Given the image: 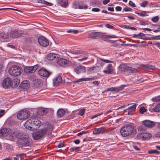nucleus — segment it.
Returning a JSON list of instances; mask_svg holds the SVG:
<instances>
[{
    "mask_svg": "<svg viewBox=\"0 0 160 160\" xmlns=\"http://www.w3.org/2000/svg\"><path fill=\"white\" fill-rule=\"evenodd\" d=\"M88 54H86L85 56L81 59H78V60L79 61H82L87 59L88 58Z\"/></svg>",
    "mask_w": 160,
    "mask_h": 160,
    "instance_id": "5fc2aeb1",
    "label": "nucleus"
},
{
    "mask_svg": "<svg viewBox=\"0 0 160 160\" xmlns=\"http://www.w3.org/2000/svg\"><path fill=\"white\" fill-rule=\"evenodd\" d=\"M152 110L155 112H160V103L158 104L155 107L153 108Z\"/></svg>",
    "mask_w": 160,
    "mask_h": 160,
    "instance_id": "f704fd0d",
    "label": "nucleus"
},
{
    "mask_svg": "<svg viewBox=\"0 0 160 160\" xmlns=\"http://www.w3.org/2000/svg\"><path fill=\"white\" fill-rule=\"evenodd\" d=\"M97 61L98 62V63L100 64V65L101 66H103L104 65V63L102 62V61H101L100 60V59L98 58V59H97Z\"/></svg>",
    "mask_w": 160,
    "mask_h": 160,
    "instance_id": "603ef678",
    "label": "nucleus"
},
{
    "mask_svg": "<svg viewBox=\"0 0 160 160\" xmlns=\"http://www.w3.org/2000/svg\"><path fill=\"white\" fill-rule=\"evenodd\" d=\"M80 148L79 147H73L70 148L69 149V150L71 152H72L74 151H76L79 149Z\"/></svg>",
    "mask_w": 160,
    "mask_h": 160,
    "instance_id": "ea45409f",
    "label": "nucleus"
},
{
    "mask_svg": "<svg viewBox=\"0 0 160 160\" xmlns=\"http://www.w3.org/2000/svg\"><path fill=\"white\" fill-rule=\"evenodd\" d=\"M26 155L24 153H21L20 154H16V157H17V158L18 159V160H19V158L20 160H21V158L22 156H25Z\"/></svg>",
    "mask_w": 160,
    "mask_h": 160,
    "instance_id": "79ce46f5",
    "label": "nucleus"
},
{
    "mask_svg": "<svg viewBox=\"0 0 160 160\" xmlns=\"http://www.w3.org/2000/svg\"><path fill=\"white\" fill-rule=\"evenodd\" d=\"M110 2V0H103V3L104 5H106Z\"/></svg>",
    "mask_w": 160,
    "mask_h": 160,
    "instance_id": "69168bd1",
    "label": "nucleus"
},
{
    "mask_svg": "<svg viewBox=\"0 0 160 160\" xmlns=\"http://www.w3.org/2000/svg\"><path fill=\"white\" fill-rule=\"evenodd\" d=\"M31 119L32 126L33 127V130L39 128L41 125V121L37 118H32Z\"/></svg>",
    "mask_w": 160,
    "mask_h": 160,
    "instance_id": "2eb2a0df",
    "label": "nucleus"
},
{
    "mask_svg": "<svg viewBox=\"0 0 160 160\" xmlns=\"http://www.w3.org/2000/svg\"><path fill=\"white\" fill-rule=\"evenodd\" d=\"M105 26L108 28L112 29H114V27L110 24H105Z\"/></svg>",
    "mask_w": 160,
    "mask_h": 160,
    "instance_id": "8fccbe9b",
    "label": "nucleus"
},
{
    "mask_svg": "<svg viewBox=\"0 0 160 160\" xmlns=\"http://www.w3.org/2000/svg\"><path fill=\"white\" fill-rule=\"evenodd\" d=\"M152 135L149 132L142 133L138 134L137 138L138 139L142 140L149 139Z\"/></svg>",
    "mask_w": 160,
    "mask_h": 160,
    "instance_id": "9d476101",
    "label": "nucleus"
},
{
    "mask_svg": "<svg viewBox=\"0 0 160 160\" xmlns=\"http://www.w3.org/2000/svg\"><path fill=\"white\" fill-rule=\"evenodd\" d=\"M129 5L132 7H136L135 4L132 1H130L129 2Z\"/></svg>",
    "mask_w": 160,
    "mask_h": 160,
    "instance_id": "bf43d9fd",
    "label": "nucleus"
},
{
    "mask_svg": "<svg viewBox=\"0 0 160 160\" xmlns=\"http://www.w3.org/2000/svg\"><path fill=\"white\" fill-rule=\"evenodd\" d=\"M143 125L148 128H152L155 126V124L154 122L149 120H145L142 122Z\"/></svg>",
    "mask_w": 160,
    "mask_h": 160,
    "instance_id": "a211bd4d",
    "label": "nucleus"
},
{
    "mask_svg": "<svg viewBox=\"0 0 160 160\" xmlns=\"http://www.w3.org/2000/svg\"><path fill=\"white\" fill-rule=\"evenodd\" d=\"M147 109L144 107H142L139 109V112L142 114L144 113L145 112H147Z\"/></svg>",
    "mask_w": 160,
    "mask_h": 160,
    "instance_id": "58836bf2",
    "label": "nucleus"
},
{
    "mask_svg": "<svg viewBox=\"0 0 160 160\" xmlns=\"http://www.w3.org/2000/svg\"><path fill=\"white\" fill-rule=\"evenodd\" d=\"M80 141L78 139H76L74 141V142L76 144H78L80 143Z\"/></svg>",
    "mask_w": 160,
    "mask_h": 160,
    "instance_id": "338daca9",
    "label": "nucleus"
},
{
    "mask_svg": "<svg viewBox=\"0 0 160 160\" xmlns=\"http://www.w3.org/2000/svg\"><path fill=\"white\" fill-rule=\"evenodd\" d=\"M48 111V109L47 108H40L38 109L37 113L38 115H42L46 114Z\"/></svg>",
    "mask_w": 160,
    "mask_h": 160,
    "instance_id": "412c9836",
    "label": "nucleus"
},
{
    "mask_svg": "<svg viewBox=\"0 0 160 160\" xmlns=\"http://www.w3.org/2000/svg\"><path fill=\"white\" fill-rule=\"evenodd\" d=\"M152 100L155 102L160 101V98L159 97H155L152 98Z\"/></svg>",
    "mask_w": 160,
    "mask_h": 160,
    "instance_id": "09e8293b",
    "label": "nucleus"
},
{
    "mask_svg": "<svg viewBox=\"0 0 160 160\" xmlns=\"http://www.w3.org/2000/svg\"><path fill=\"white\" fill-rule=\"evenodd\" d=\"M5 110H0V118L2 117L5 114Z\"/></svg>",
    "mask_w": 160,
    "mask_h": 160,
    "instance_id": "4d7b16f0",
    "label": "nucleus"
},
{
    "mask_svg": "<svg viewBox=\"0 0 160 160\" xmlns=\"http://www.w3.org/2000/svg\"><path fill=\"white\" fill-rule=\"evenodd\" d=\"M102 37L106 39L117 38V36L114 35H103L102 33L100 32H92L89 33L88 34V38H89L95 39L97 37L101 38Z\"/></svg>",
    "mask_w": 160,
    "mask_h": 160,
    "instance_id": "423d86ee",
    "label": "nucleus"
},
{
    "mask_svg": "<svg viewBox=\"0 0 160 160\" xmlns=\"http://www.w3.org/2000/svg\"><path fill=\"white\" fill-rule=\"evenodd\" d=\"M20 82V80L18 79H14L12 80L10 78H7L3 81L2 85L4 88H7L11 87L12 88L16 87L18 84Z\"/></svg>",
    "mask_w": 160,
    "mask_h": 160,
    "instance_id": "7ed1b4c3",
    "label": "nucleus"
},
{
    "mask_svg": "<svg viewBox=\"0 0 160 160\" xmlns=\"http://www.w3.org/2000/svg\"><path fill=\"white\" fill-rule=\"evenodd\" d=\"M134 130V128L132 125H125L121 128L120 132L123 137H126L130 135Z\"/></svg>",
    "mask_w": 160,
    "mask_h": 160,
    "instance_id": "39448f33",
    "label": "nucleus"
},
{
    "mask_svg": "<svg viewBox=\"0 0 160 160\" xmlns=\"http://www.w3.org/2000/svg\"><path fill=\"white\" fill-rule=\"evenodd\" d=\"M124 10L125 12L132 11V9L128 7H126L124 8Z\"/></svg>",
    "mask_w": 160,
    "mask_h": 160,
    "instance_id": "864d4df0",
    "label": "nucleus"
},
{
    "mask_svg": "<svg viewBox=\"0 0 160 160\" xmlns=\"http://www.w3.org/2000/svg\"><path fill=\"white\" fill-rule=\"evenodd\" d=\"M115 9L117 11H120L122 10V8L120 6H117L116 7Z\"/></svg>",
    "mask_w": 160,
    "mask_h": 160,
    "instance_id": "680f3d73",
    "label": "nucleus"
},
{
    "mask_svg": "<svg viewBox=\"0 0 160 160\" xmlns=\"http://www.w3.org/2000/svg\"><path fill=\"white\" fill-rule=\"evenodd\" d=\"M94 79V78H82L79 79L78 80L75 81L73 82L74 83H76L82 81H92Z\"/></svg>",
    "mask_w": 160,
    "mask_h": 160,
    "instance_id": "393cba45",
    "label": "nucleus"
},
{
    "mask_svg": "<svg viewBox=\"0 0 160 160\" xmlns=\"http://www.w3.org/2000/svg\"><path fill=\"white\" fill-rule=\"evenodd\" d=\"M38 73L39 75L44 77H48L50 75V72L43 68L39 69Z\"/></svg>",
    "mask_w": 160,
    "mask_h": 160,
    "instance_id": "4468645a",
    "label": "nucleus"
},
{
    "mask_svg": "<svg viewBox=\"0 0 160 160\" xmlns=\"http://www.w3.org/2000/svg\"><path fill=\"white\" fill-rule=\"evenodd\" d=\"M128 70V71L131 73H135L138 72V70L137 69L131 67H129Z\"/></svg>",
    "mask_w": 160,
    "mask_h": 160,
    "instance_id": "72a5a7b5",
    "label": "nucleus"
},
{
    "mask_svg": "<svg viewBox=\"0 0 160 160\" xmlns=\"http://www.w3.org/2000/svg\"><path fill=\"white\" fill-rule=\"evenodd\" d=\"M59 55L57 54L49 53L47 55V59L49 60H52L59 58Z\"/></svg>",
    "mask_w": 160,
    "mask_h": 160,
    "instance_id": "aec40b11",
    "label": "nucleus"
},
{
    "mask_svg": "<svg viewBox=\"0 0 160 160\" xmlns=\"http://www.w3.org/2000/svg\"><path fill=\"white\" fill-rule=\"evenodd\" d=\"M154 40H160V35L154 36Z\"/></svg>",
    "mask_w": 160,
    "mask_h": 160,
    "instance_id": "774afa93",
    "label": "nucleus"
},
{
    "mask_svg": "<svg viewBox=\"0 0 160 160\" xmlns=\"http://www.w3.org/2000/svg\"><path fill=\"white\" fill-rule=\"evenodd\" d=\"M113 71L112 66V64H109L103 72L107 74H111Z\"/></svg>",
    "mask_w": 160,
    "mask_h": 160,
    "instance_id": "4be33fe9",
    "label": "nucleus"
},
{
    "mask_svg": "<svg viewBox=\"0 0 160 160\" xmlns=\"http://www.w3.org/2000/svg\"><path fill=\"white\" fill-rule=\"evenodd\" d=\"M62 82V78L61 76L58 75L56 78L53 80V82L54 85L57 86Z\"/></svg>",
    "mask_w": 160,
    "mask_h": 160,
    "instance_id": "5701e85b",
    "label": "nucleus"
},
{
    "mask_svg": "<svg viewBox=\"0 0 160 160\" xmlns=\"http://www.w3.org/2000/svg\"><path fill=\"white\" fill-rule=\"evenodd\" d=\"M104 129L103 127L96 128L93 131V134L94 135L98 134L101 133L102 131Z\"/></svg>",
    "mask_w": 160,
    "mask_h": 160,
    "instance_id": "c756f323",
    "label": "nucleus"
},
{
    "mask_svg": "<svg viewBox=\"0 0 160 160\" xmlns=\"http://www.w3.org/2000/svg\"><path fill=\"white\" fill-rule=\"evenodd\" d=\"M24 127L27 129L30 130H33V127L32 126L31 119L28 120L25 122L24 124Z\"/></svg>",
    "mask_w": 160,
    "mask_h": 160,
    "instance_id": "f3484780",
    "label": "nucleus"
},
{
    "mask_svg": "<svg viewBox=\"0 0 160 160\" xmlns=\"http://www.w3.org/2000/svg\"><path fill=\"white\" fill-rule=\"evenodd\" d=\"M141 25L145 26L146 25H148V23L146 22H145L143 21H141L140 22Z\"/></svg>",
    "mask_w": 160,
    "mask_h": 160,
    "instance_id": "0e129e2a",
    "label": "nucleus"
},
{
    "mask_svg": "<svg viewBox=\"0 0 160 160\" xmlns=\"http://www.w3.org/2000/svg\"><path fill=\"white\" fill-rule=\"evenodd\" d=\"M85 110L84 109H81L79 111L78 115L80 116H82L85 113Z\"/></svg>",
    "mask_w": 160,
    "mask_h": 160,
    "instance_id": "49530a36",
    "label": "nucleus"
},
{
    "mask_svg": "<svg viewBox=\"0 0 160 160\" xmlns=\"http://www.w3.org/2000/svg\"><path fill=\"white\" fill-rule=\"evenodd\" d=\"M30 112L27 110H22L20 111L17 114V118L19 120H25L30 116Z\"/></svg>",
    "mask_w": 160,
    "mask_h": 160,
    "instance_id": "0eeeda50",
    "label": "nucleus"
},
{
    "mask_svg": "<svg viewBox=\"0 0 160 160\" xmlns=\"http://www.w3.org/2000/svg\"><path fill=\"white\" fill-rule=\"evenodd\" d=\"M52 132V126L48 125L46 128L41 129L33 133L32 137L34 140H38L46 134L50 135Z\"/></svg>",
    "mask_w": 160,
    "mask_h": 160,
    "instance_id": "f03ea898",
    "label": "nucleus"
},
{
    "mask_svg": "<svg viewBox=\"0 0 160 160\" xmlns=\"http://www.w3.org/2000/svg\"><path fill=\"white\" fill-rule=\"evenodd\" d=\"M30 79L32 81L33 84L36 86H37L38 85H41L42 83L41 80L34 76H31L30 77Z\"/></svg>",
    "mask_w": 160,
    "mask_h": 160,
    "instance_id": "dca6fc26",
    "label": "nucleus"
},
{
    "mask_svg": "<svg viewBox=\"0 0 160 160\" xmlns=\"http://www.w3.org/2000/svg\"><path fill=\"white\" fill-rule=\"evenodd\" d=\"M136 103H135L132 106H130L128 108L129 110V114H131L132 112L135 111L136 109V106L138 105Z\"/></svg>",
    "mask_w": 160,
    "mask_h": 160,
    "instance_id": "bb28decb",
    "label": "nucleus"
},
{
    "mask_svg": "<svg viewBox=\"0 0 160 160\" xmlns=\"http://www.w3.org/2000/svg\"><path fill=\"white\" fill-rule=\"evenodd\" d=\"M122 27L123 28L128 29H129L130 28L129 26L127 25H124Z\"/></svg>",
    "mask_w": 160,
    "mask_h": 160,
    "instance_id": "e2e57ef3",
    "label": "nucleus"
},
{
    "mask_svg": "<svg viewBox=\"0 0 160 160\" xmlns=\"http://www.w3.org/2000/svg\"><path fill=\"white\" fill-rule=\"evenodd\" d=\"M141 67H142L143 68H146L148 69H150V66L148 64H142L140 65Z\"/></svg>",
    "mask_w": 160,
    "mask_h": 160,
    "instance_id": "4c0bfd02",
    "label": "nucleus"
},
{
    "mask_svg": "<svg viewBox=\"0 0 160 160\" xmlns=\"http://www.w3.org/2000/svg\"><path fill=\"white\" fill-rule=\"evenodd\" d=\"M126 86H127L125 85H122L119 87H118V92L123 90L124 88Z\"/></svg>",
    "mask_w": 160,
    "mask_h": 160,
    "instance_id": "a18cd8bd",
    "label": "nucleus"
},
{
    "mask_svg": "<svg viewBox=\"0 0 160 160\" xmlns=\"http://www.w3.org/2000/svg\"><path fill=\"white\" fill-rule=\"evenodd\" d=\"M38 41L40 45L44 47H47L49 45L48 40L44 37H39L38 39Z\"/></svg>",
    "mask_w": 160,
    "mask_h": 160,
    "instance_id": "ddd939ff",
    "label": "nucleus"
},
{
    "mask_svg": "<svg viewBox=\"0 0 160 160\" xmlns=\"http://www.w3.org/2000/svg\"><path fill=\"white\" fill-rule=\"evenodd\" d=\"M14 132L11 129L7 128H3L1 129L0 131V134L3 136H6L8 135L10 136V138L12 141V135Z\"/></svg>",
    "mask_w": 160,
    "mask_h": 160,
    "instance_id": "6e6552de",
    "label": "nucleus"
},
{
    "mask_svg": "<svg viewBox=\"0 0 160 160\" xmlns=\"http://www.w3.org/2000/svg\"><path fill=\"white\" fill-rule=\"evenodd\" d=\"M133 37L135 38H138L144 39V34L141 32L140 33L138 34H134Z\"/></svg>",
    "mask_w": 160,
    "mask_h": 160,
    "instance_id": "473e14b6",
    "label": "nucleus"
},
{
    "mask_svg": "<svg viewBox=\"0 0 160 160\" xmlns=\"http://www.w3.org/2000/svg\"><path fill=\"white\" fill-rule=\"evenodd\" d=\"M135 13L137 14L139 16L143 17L145 15L146 12L143 11L142 13H139L137 12H135Z\"/></svg>",
    "mask_w": 160,
    "mask_h": 160,
    "instance_id": "c03bdc74",
    "label": "nucleus"
},
{
    "mask_svg": "<svg viewBox=\"0 0 160 160\" xmlns=\"http://www.w3.org/2000/svg\"><path fill=\"white\" fill-rule=\"evenodd\" d=\"M29 84L28 83V81L26 80L22 82L20 84L21 88L24 89H27L29 88Z\"/></svg>",
    "mask_w": 160,
    "mask_h": 160,
    "instance_id": "b1692460",
    "label": "nucleus"
},
{
    "mask_svg": "<svg viewBox=\"0 0 160 160\" xmlns=\"http://www.w3.org/2000/svg\"><path fill=\"white\" fill-rule=\"evenodd\" d=\"M148 4L147 1H144L140 4V6L142 7H145L146 5Z\"/></svg>",
    "mask_w": 160,
    "mask_h": 160,
    "instance_id": "a19ab883",
    "label": "nucleus"
},
{
    "mask_svg": "<svg viewBox=\"0 0 160 160\" xmlns=\"http://www.w3.org/2000/svg\"><path fill=\"white\" fill-rule=\"evenodd\" d=\"M57 63L60 66L65 67H69L72 64V63L67 60L63 58H60L57 61Z\"/></svg>",
    "mask_w": 160,
    "mask_h": 160,
    "instance_id": "1a4fd4ad",
    "label": "nucleus"
},
{
    "mask_svg": "<svg viewBox=\"0 0 160 160\" xmlns=\"http://www.w3.org/2000/svg\"><path fill=\"white\" fill-rule=\"evenodd\" d=\"M58 1L60 5L62 7H65L68 3V0H58Z\"/></svg>",
    "mask_w": 160,
    "mask_h": 160,
    "instance_id": "c85d7f7f",
    "label": "nucleus"
},
{
    "mask_svg": "<svg viewBox=\"0 0 160 160\" xmlns=\"http://www.w3.org/2000/svg\"><path fill=\"white\" fill-rule=\"evenodd\" d=\"M70 52L75 55H79L81 53V52L80 51L77 50H71Z\"/></svg>",
    "mask_w": 160,
    "mask_h": 160,
    "instance_id": "e433bc0d",
    "label": "nucleus"
},
{
    "mask_svg": "<svg viewBox=\"0 0 160 160\" xmlns=\"http://www.w3.org/2000/svg\"><path fill=\"white\" fill-rule=\"evenodd\" d=\"M159 19V18L158 16H157L154 17L153 18H152L151 19L152 21L153 22H157Z\"/></svg>",
    "mask_w": 160,
    "mask_h": 160,
    "instance_id": "de8ad7c7",
    "label": "nucleus"
},
{
    "mask_svg": "<svg viewBox=\"0 0 160 160\" xmlns=\"http://www.w3.org/2000/svg\"><path fill=\"white\" fill-rule=\"evenodd\" d=\"M148 153L149 154L156 153V154H159L160 153L157 150L151 149L148 151Z\"/></svg>",
    "mask_w": 160,
    "mask_h": 160,
    "instance_id": "c9c22d12",
    "label": "nucleus"
},
{
    "mask_svg": "<svg viewBox=\"0 0 160 160\" xmlns=\"http://www.w3.org/2000/svg\"><path fill=\"white\" fill-rule=\"evenodd\" d=\"M74 71L77 74L83 73L86 71V68L84 66L79 65L74 69Z\"/></svg>",
    "mask_w": 160,
    "mask_h": 160,
    "instance_id": "6ab92c4d",
    "label": "nucleus"
},
{
    "mask_svg": "<svg viewBox=\"0 0 160 160\" xmlns=\"http://www.w3.org/2000/svg\"><path fill=\"white\" fill-rule=\"evenodd\" d=\"M87 132H85V131H82L78 133L77 134V135L78 136L82 135H83V134H87Z\"/></svg>",
    "mask_w": 160,
    "mask_h": 160,
    "instance_id": "6e6d98bb",
    "label": "nucleus"
},
{
    "mask_svg": "<svg viewBox=\"0 0 160 160\" xmlns=\"http://www.w3.org/2000/svg\"><path fill=\"white\" fill-rule=\"evenodd\" d=\"M64 144L63 142H60L58 145V148H61L64 146Z\"/></svg>",
    "mask_w": 160,
    "mask_h": 160,
    "instance_id": "052dcab7",
    "label": "nucleus"
},
{
    "mask_svg": "<svg viewBox=\"0 0 160 160\" xmlns=\"http://www.w3.org/2000/svg\"><path fill=\"white\" fill-rule=\"evenodd\" d=\"M65 111L63 109H59L57 111V114L59 117H62L65 113Z\"/></svg>",
    "mask_w": 160,
    "mask_h": 160,
    "instance_id": "a878e982",
    "label": "nucleus"
},
{
    "mask_svg": "<svg viewBox=\"0 0 160 160\" xmlns=\"http://www.w3.org/2000/svg\"><path fill=\"white\" fill-rule=\"evenodd\" d=\"M24 32L20 30L13 29L10 32V36L12 38H17L23 34Z\"/></svg>",
    "mask_w": 160,
    "mask_h": 160,
    "instance_id": "9b49d317",
    "label": "nucleus"
},
{
    "mask_svg": "<svg viewBox=\"0 0 160 160\" xmlns=\"http://www.w3.org/2000/svg\"><path fill=\"white\" fill-rule=\"evenodd\" d=\"M99 58L100 59V60L101 61L103 62L104 63L105 62V63H112V62H113V61H110V60H107V59H103L102 58Z\"/></svg>",
    "mask_w": 160,
    "mask_h": 160,
    "instance_id": "37998d69",
    "label": "nucleus"
},
{
    "mask_svg": "<svg viewBox=\"0 0 160 160\" xmlns=\"http://www.w3.org/2000/svg\"><path fill=\"white\" fill-rule=\"evenodd\" d=\"M129 67L126 64H122L120 66V68L122 71L127 72L128 71Z\"/></svg>",
    "mask_w": 160,
    "mask_h": 160,
    "instance_id": "cd10ccee",
    "label": "nucleus"
},
{
    "mask_svg": "<svg viewBox=\"0 0 160 160\" xmlns=\"http://www.w3.org/2000/svg\"><path fill=\"white\" fill-rule=\"evenodd\" d=\"M22 72V68L17 65L11 66L8 70L9 74L12 76L15 77L19 76Z\"/></svg>",
    "mask_w": 160,
    "mask_h": 160,
    "instance_id": "20e7f679",
    "label": "nucleus"
},
{
    "mask_svg": "<svg viewBox=\"0 0 160 160\" xmlns=\"http://www.w3.org/2000/svg\"><path fill=\"white\" fill-rule=\"evenodd\" d=\"M12 136V141L17 138L18 139L17 143L19 148L26 149V148L30 146L32 143V140L29 138V135L24 134L20 131H14Z\"/></svg>",
    "mask_w": 160,
    "mask_h": 160,
    "instance_id": "f257e3e1",
    "label": "nucleus"
},
{
    "mask_svg": "<svg viewBox=\"0 0 160 160\" xmlns=\"http://www.w3.org/2000/svg\"><path fill=\"white\" fill-rule=\"evenodd\" d=\"M103 114V112H101V113H99V114H97L96 115H95L92 116L91 117V119H93L97 117L102 114Z\"/></svg>",
    "mask_w": 160,
    "mask_h": 160,
    "instance_id": "3c124183",
    "label": "nucleus"
},
{
    "mask_svg": "<svg viewBox=\"0 0 160 160\" xmlns=\"http://www.w3.org/2000/svg\"><path fill=\"white\" fill-rule=\"evenodd\" d=\"M92 10L94 12H98L100 11V10L99 8H94L92 9Z\"/></svg>",
    "mask_w": 160,
    "mask_h": 160,
    "instance_id": "13d9d810",
    "label": "nucleus"
},
{
    "mask_svg": "<svg viewBox=\"0 0 160 160\" xmlns=\"http://www.w3.org/2000/svg\"><path fill=\"white\" fill-rule=\"evenodd\" d=\"M38 65H36L32 66H26L24 68V72L26 73H32L35 72Z\"/></svg>",
    "mask_w": 160,
    "mask_h": 160,
    "instance_id": "f8f14e48",
    "label": "nucleus"
},
{
    "mask_svg": "<svg viewBox=\"0 0 160 160\" xmlns=\"http://www.w3.org/2000/svg\"><path fill=\"white\" fill-rule=\"evenodd\" d=\"M118 87H111L110 88H107L106 90L105 91V92H107L108 91H112V92H118Z\"/></svg>",
    "mask_w": 160,
    "mask_h": 160,
    "instance_id": "2f4dec72",
    "label": "nucleus"
},
{
    "mask_svg": "<svg viewBox=\"0 0 160 160\" xmlns=\"http://www.w3.org/2000/svg\"><path fill=\"white\" fill-rule=\"evenodd\" d=\"M38 3L44 4L48 6H52L53 5L52 3L43 0H38Z\"/></svg>",
    "mask_w": 160,
    "mask_h": 160,
    "instance_id": "7c9ffc66",
    "label": "nucleus"
}]
</instances>
